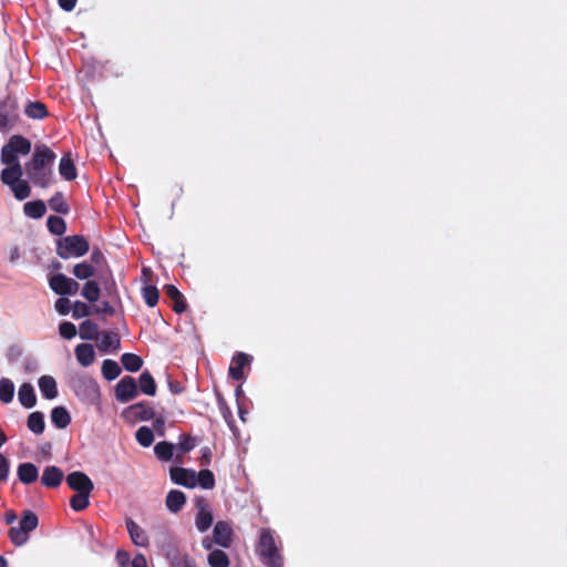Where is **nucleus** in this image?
<instances>
[{
  "label": "nucleus",
  "mask_w": 567,
  "mask_h": 567,
  "mask_svg": "<svg viewBox=\"0 0 567 567\" xmlns=\"http://www.w3.org/2000/svg\"><path fill=\"white\" fill-rule=\"evenodd\" d=\"M249 363H250V357L248 354L243 353V352L237 353L233 358L229 370H228L230 378H233L236 381L243 380L245 377L244 369Z\"/></svg>",
  "instance_id": "obj_16"
},
{
  "label": "nucleus",
  "mask_w": 567,
  "mask_h": 567,
  "mask_svg": "<svg viewBox=\"0 0 567 567\" xmlns=\"http://www.w3.org/2000/svg\"><path fill=\"white\" fill-rule=\"evenodd\" d=\"M154 430L158 435L163 436L165 434V420L163 416H158L153 422Z\"/></svg>",
  "instance_id": "obj_57"
},
{
  "label": "nucleus",
  "mask_w": 567,
  "mask_h": 567,
  "mask_svg": "<svg viewBox=\"0 0 567 567\" xmlns=\"http://www.w3.org/2000/svg\"><path fill=\"white\" fill-rule=\"evenodd\" d=\"M154 416L155 410L145 401L132 404L123 411V417L131 422L150 421Z\"/></svg>",
  "instance_id": "obj_9"
},
{
  "label": "nucleus",
  "mask_w": 567,
  "mask_h": 567,
  "mask_svg": "<svg viewBox=\"0 0 567 567\" xmlns=\"http://www.w3.org/2000/svg\"><path fill=\"white\" fill-rule=\"evenodd\" d=\"M169 477L174 484L186 488L196 487V472L194 470L173 466L169 468Z\"/></svg>",
  "instance_id": "obj_11"
},
{
  "label": "nucleus",
  "mask_w": 567,
  "mask_h": 567,
  "mask_svg": "<svg viewBox=\"0 0 567 567\" xmlns=\"http://www.w3.org/2000/svg\"><path fill=\"white\" fill-rule=\"evenodd\" d=\"M17 519V514L14 511H7L4 514V520L8 525L13 524Z\"/></svg>",
  "instance_id": "obj_61"
},
{
  "label": "nucleus",
  "mask_w": 567,
  "mask_h": 567,
  "mask_svg": "<svg viewBox=\"0 0 567 567\" xmlns=\"http://www.w3.org/2000/svg\"><path fill=\"white\" fill-rule=\"evenodd\" d=\"M24 113L28 117L33 120H42L49 115L45 104L40 101L29 102L24 109Z\"/></svg>",
  "instance_id": "obj_30"
},
{
  "label": "nucleus",
  "mask_w": 567,
  "mask_h": 567,
  "mask_svg": "<svg viewBox=\"0 0 567 567\" xmlns=\"http://www.w3.org/2000/svg\"><path fill=\"white\" fill-rule=\"evenodd\" d=\"M174 447L173 443L162 441L154 446V453L158 460L167 462L173 457Z\"/></svg>",
  "instance_id": "obj_36"
},
{
  "label": "nucleus",
  "mask_w": 567,
  "mask_h": 567,
  "mask_svg": "<svg viewBox=\"0 0 567 567\" xmlns=\"http://www.w3.org/2000/svg\"><path fill=\"white\" fill-rule=\"evenodd\" d=\"M213 538L217 545L228 548L233 540V529L229 523L225 520L217 522L214 526Z\"/></svg>",
  "instance_id": "obj_13"
},
{
  "label": "nucleus",
  "mask_w": 567,
  "mask_h": 567,
  "mask_svg": "<svg viewBox=\"0 0 567 567\" xmlns=\"http://www.w3.org/2000/svg\"><path fill=\"white\" fill-rule=\"evenodd\" d=\"M90 495L91 493H80L76 492L71 498H70V506L75 512H82L90 505Z\"/></svg>",
  "instance_id": "obj_39"
},
{
  "label": "nucleus",
  "mask_w": 567,
  "mask_h": 567,
  "mask_svg": "<svg viewBox=\"0 0 567 567\" xmlns=\"http://www.w3.org/2000/svg\"><path fill=\"white\" fill-rule=\"evenodd\" d=\"M168 389L173 394H181L184 386L178 381L168 380Z\"/></svg>",
  "instance_id": "obj_60"
},
{
  "label": "nucleus",
  "mask_w": 567,
  "mask_h": 567,
  "mask_svg": "<svg viewBox=\"0 0 567 567\" xmlns=\"http://www.w3.org/2000/svg\"><path fill=\"white\" fill-rule=\"evenodd\" d=\"M137 394V384L132 377L126 375L122 378L115 386V398L122 403L132 401Z\"/></svg>",
  "instance_id": "obj_10"
},
{
  "label": "nucleus",
  "mask_w": 567,
  "mask_h": 567,
  "mask_svg": "<svg viewBox=\"0 0 567 567\" xmlns=\"http://www.w3.org/2000/svg\"><path fill=\"white\" fill-rule=\"evenodd\" d=\"M55 157V153L47 145H35L31 159L24 165L25 174L34 186L48 188L53 183L52 164Z\"/></svg>",
  "instance_id": "obj_1"
},
{
  "label": "nucleus",
  "mask_w": 567,
  "mask_h": 567,
  "mask_svg": "<svg viewBox=\"0 0 567 567\" xmlns=\"http://www.w3.org/2000/svg\"><path fill=\"white\" fill-rule=\"evenodd\" d=\"M138 385L144 394L150 396L156 394V383L150 371L145 370L142 372L138 379Z\"/></svg>",
  "instance_id": "obj_32"
},
{
  "label": "nucleus",
  "mask_w": 567,
  "mask_h": 567,
  "mask_svg": "<svg viewBox=\"0 0 567 567\" xmlns=\"http://www.w3.org/2000/svg\"><path fill=\"white\" fill-rule=\"evenodd\" d=\"M18 200H24L31 195V187L27 181L21 179L10 188Z\"/></svg>",
  "instance_id": "obj_46"
},
{
  "label": "nucleus",
  "mask_w": 567,
  "mask_h": 567,
  "mask_svg": "<svg viewBox=\"0 0 567 567\" xmlns=\"http://www.w3.org/2000/svg\"><path fill=\"white\" fill-rule=\"evenodd\" d=\"M202 455L199 457V464L202 466H206L210 464L212 461V451L209 447H204L200 451Z\"/></svg>",
  "instance_id": "obj_56"
},
{
  "label": "nucleus",
  "mask_w": 567,
  "mask_h": 567,
  "mask_svg": "<svg viewBox=\"0 0 567 567\" xmlns=\"http://www.w3.org/2000/svg\"><path fill=\"white\" fill-rule=\"evenodd\" d=\"M135 439L143 447H148L154 442V433L148 426H141L135 433Z\"/></svg>",
  "instance_id": "obj_45"
},
{
  "label": "nucleus",
  "mask_w": 567,
  "mask_h": 567,
  "mask_svg": "<svg viewBox=\"0 0 567 567\" xmlns=\"http://www.w3.org/2000/svg\"><path fill=\"white\" fill-rule=\"evenodd\" d=\"M51 421L58 429H65L71 423V415L64 406H55L51 411Z\"/></svg>",
  "instance_id": "obj_28"
},
{
  "label": "nucleus",
  "mask_w": 567,
  "mask_h": 567,
  "mask_svg": "<svg viewBox=\"0 0 567 567\" xmlns=\"http://www.w3.org/2000/svg\"><path fill=\"white\" fill-rule=\"evenodd\" d=\"M92 313L91 308L82 302V301H75L72 309V316L74 319H80L87 317Z\"/></svg>",
  "instance_id": "obj_48"
},
{
  "label": "nucleus",
  "mask_w": 567,
  "mask_h": 567,
  "mask_svg": "<svg viewBox=\"0 0 567 567\" xmlns=\"http://www.w3.org/2000/svg\"><path fill=\"white\" fill-rule=\"evenodd\" d=\"M76 393H83L90 402H97L101 398L100 386L93 379H84L79 382Z\"/></svg>",
  "instance_id": "obj_17"
},
{
  "label": "nucleus",
  "mask_w": 567,
  "mask_h": 567,
  "mask_svg": "<svg viewBox=\"0 0 567 567\" xmlns=\"http://www.w3.org/2000/svg\"><path fill=\"white\" fill-rule=\"evenodd\" d=\"M195 447V440L187 434H182L179 436V442L177 443V449L183 454L190 452Z\"/></svg>",
  "instance_id": "obj_49"
},
{
  "label": "nucleus",
  "mask_w": 567,
  "mask_h": 567,
  "mask_svg": "<svg viewBox=\"0 0 567 567\" xmlns=\"http://www.w3.org/2000/svg\"><path fill=\"white\" fill-rule=\"evenodd\" d=\"M39 525V518L37 514L30 509H25L21 513L19 526L11 527L9 529V539L17 546L21 547L29 542L30 533L33 532Z\"/></svg>",
  "instance_id": "obj_3"
},
{
  "label": "nucleus",
  "mask_w": 567,
  "mask_h": 567,
  "mask_svg": "<svg viewBox=\"0 0 567 567\" xmlns=\"http://www.w3.org/2000/svg\"><path fill=\"white\" fill-rule=\"evenodd\" d=\"M80 338L83 340L97 341L100 339L99 326L92 320H84L80 323Z\"/></svg>",
  "instance_id": "obj_27"
},
{
  "label": "nucleus",
  "mask_w": 567,
  "mask_h": 567,
  "mask_svg": "<svg viewBox=\"0 0 567 567\" xmlns=\"http://www.w3.org/2000/svg\"><path fill=\"white\" fill-rule=\"evenodd\" d=\"M97 348L101 352L116 351L121 347L120 334L115 331H103Z\"/></svg>",
  "instance_id": "obj_18"
},
{
  "label": "nucleus",
  "mask_w": 567,
  "mask_h": 567,
  "mask_svg": "<svg viewBox=\"0 0 567 567\" xmlns=\"http://www.w3.org/2000/svg\"><path fill=\"white\" fill-rule=\"evenodd\" d=\"M18 398L22 406L31 409L37 403V395L32 384L22 383L19 388Z\"/></svg>",
  "instance_id": "obj_24"
},
{
  "label": "nucleus",
  "mask_w": 567,
  "mask_h": 567,
  "mask_svg": "<svg viewBox=\"0 0 567 567\" xmlns=\"http://www.w3.org/2000/svg\"><path fill=\"white\" fill-rule=\"evenodd\" d=\"M72 274L80 280H86L95 275V269L93 265L83 261L73 267Z\"/></svg>",
  "instance_id": "obj_40"
},
{
  "label": "nucleus",
  "mask_w": 567,
  "mask_h": 567,
  "mask_svg": "<svg viewBox=\"0 0 567 567\" xmlns=\"http://www.w3.org/2000/svg\"><path fill=\"white\" fill-rule=\"evenodd\" d=\"M47 212V206L43 200L37 199L32 202H28L23 206V213L33 219H39L44 216Z\"/></svg>",
  "instance_id": "obj_29"
},
{
  "label": "nucleus",
  "mask_w": 567,
  "mask_h": 567,
  "mask_svg": "<svg viewBox=\"0 0 567 567\" xmlns=\"http://www.w3.org/2000/svg\"><path fill=\"white\" fill-rule=\"evenodd\" d=\"M14 395V384L10 379L0 380V401L4 404L10 403Z\"/></svg>",
  "instance_id": "obj_38"
},
{
  "label": "nucleus",
  "mask_w": 567,
  "mask_h": 567,
  "mask_svg": "<svg viewBox=\"0 0 567 567\" xmlns=\"http://www.w3.org/2000/svg\"><path fill=\"white\" fill-rule=\"evenodd\" d=\"M19 121L17 99L8 95L0 100V132L10 131Z\"/></svg>",
  "instance_id": "obj_6"
},
{
  "label": "nucleus",
  "mask_w": 567,
  "mask_h": 567,
  "mask_svg": "<svg viewBox=\"0 0 567 567\" xmlns=\"http://www.w3.org/2000/svg\"><path fill=\"white\" fill-rule=\"evenodd\" d=\"M131 567H148L143 554H137L131 561Z\"/></svg>",
  "instance_id": "obj_58"
},
{
  "label": "nucleus",
  "mask_w": 567,
  "mask_h": 567,
  "mask_svg": "<svg viewBox=\"0 0 567 567\" xmlns=\"http://www.w3.org/2000/svg\"><path fill=\"white\" fill-rule=\"evenodd\" d=\"M90 259L92 264L97 266L106 264L105 256L99 248L92 250Z\"/></svg>",
  "instance_id": "obj_54"
},
{
  "label": "nucleus",
  "mask_w": 567,
  "mask_h": 567,
  "mask_svg": "<svg viewBox=\"0 0 567 567\" xmlns=\"http://www.w3.org/2000/svg\"><path fill=\"white\" fill-rule=\"evenodd\" d=\"M8 167L3 168L1 172V182L9 186L10 188L21 181V176L23 174L20 162L16 163H4Z\"/></svg>",
  "instance_id": "obj_15"
},
{
  "label": "nucleus",
  "mask_w": 567,
  "mask_h": 567,
  "mask_svg": "<svg viewBox=\"0 0 567 567\" xmlns=\"http://www.w3.org/2000/svg\"><path fill=\"white\" fill-rule=\"evenodd\" d=\"M10 463L8 458L0 453V483L6 482L9 475Z\"/></svg>",
  "instance_id": "obj_52"
},
{
  "label": "nucleus",
  "mask_w": 567,
  "mask_h": 567,
  "mask_svg": "<svg viewBox=\"0 0 567 567\" xmlns=\"http://www.w3.org/2000/svg\"><path fill=\"white\" fill-rule=\"evenodd\" d=\"M65 481L68 486L75 492L92 493L94 488L91 478L85 473L80 471L70 473Z\"/></svg>",
  "instance_id": "obj_12"
},
{
  "label": "nucleus",
  "mask_w": 567,
  "mask_h": 567,
  "mask_svg": "<svg viewBox=\"0 0 567 567\" xmlns=\"http://www.w3.org/2000/svg\"><path fill=\"white\" fill-rule=\"evenodd\" d=\"M49 206L53 212L62 215H66L70 213V205L66 203L64 195L61 192H56L49 199Z\"/></svg>",
  "instance_id": "obj_33"
},
{
  "label": "nucleus",
  "mask_w": 567,
  "mask_h": 567,
  "mask_svg": "<svg viewBox=\"0 0 567 567\" xmlns=\"http://www.w3.org/2000/svg\"><path fill=\"white\" fill-rule=\"evenodd\" d=\"M49 286L59 296H72L79 291L80 285L74 279L63 274H56L49 278Z\"/></svg>",
  "instance_id": "obj_8"
},
{
  "label": "nucleus",
  "mask_w": 567,
  "mask_h": 567,
  "mask_svg": "<svg viewBox=\"0 0 567 567\" xmlns=\"http://www.w3.org/2000/svg\"><path fill=\"white\" fill-rule=\"evenodd\" d=\"M63 478V471L55 465H50L43 470L41 484L48 488H56L61 485Z\"/></svg>",
  "instance_id": "obj_14"
},
{
  "label": "nucleus",
  "mask_w": 567,
  "mask_h": 567,
  "mask_svg": "<svg viewBox=\"0 0 567 567\" xmlns=\"http://www.w3.org/2000/svg\"><path fill=\"white\" fill-rule=\"evenodd\" d=\"M115 312L113 306L109 301H102L100 306L95 307L94 313H105L113 316Z\"/></svg>",
  "instance_id": "obj_55"
},
{
  "label": "nucleus",
  "mask_w": 567,
  "mask_h": 567,
  "mask_svg": "<svg viewBox=\"0 0 567 567\" xmlns=\"http://www.w3.org/2000/svg\"><path fill=\"white\" fill-rule=\"evenodd\" d=\"M208 564L212 567H228L229 558L221 549H214L208 555Z\"/></svg>",
  "instance_id": "obj_41"
},
{
  "label": "nucleus",
  "mask_w": 567,
  "mask_h": 567,
  "mask_svg": "<svg viewBox=\"0 0 567 567\" xmlns=\"http://www.w3.org/2000/svg\"><path fill=\"white\" fill-rule=\"evenodd\" d=\"M204 489H213L216 485L215 475L210 470L204 468L196 473V486Z\"/></svg>",
  "instance_id": "obj_34"
},
{
  "label": "nucleus",
  "mask_w": 567,
  "mask_h": 567,
  "mask_svg": "<svg viewBox=\"0 0 567 567\" xmlns=\"http://www.w3.org/2000/svg\"><path fill=\"white\" fill-rule=\"evenodd\" d=\"M90 250L87 239L82 235H71L56 241V255L62 259L80 258Z\"/></svg>",
  "instance_id": "obj_2"
},
{
  "label": "nucleus",
  "mask_w": 567,
  "mask_h": 567,
  "mask_svg": "<svg viewBox=\"0 0 567 567\" xmlns=\"http://www.w3.org/2000/svg\"><path fill=\"white\" fill-rule=\"evenodd\" d=\"M59 333L64 339H72L76 336V327L70 321H63L59 324Z\"/></svg>",
  "instance_id": "obj_47"
},
{
  "label": "nucleus",
  "mask_w": 567,
  "mask_h": 567,
  "mask_svg": "<svg viewBox=\"0 0 567 567\" xmlns=\"http://www.w3.org/2000/svg\"><path fill=\"white\" fill-rule=\"evenodd\" d=\"M102 374L107 381L115 380L121 374V368L116 361L106 359L102 363Z\"/></svg>",
  "instance_id": "obj_37"
},
{
  "label": "nucleus",
  "mask_w": 567,
  "mask_h": 567,
  "mask_svg": "<svg viewBox=\"0 0 567 567\" xmlns=\"http://www.w3.org/2000/svg\"><path fill=\"white\" fill-rule=\"evenodd\" d=\"M78 0H58L61 9L64 11H72L76 6Z\"/></svg>",
  "instance_id": "obj_59"
},
{
  "label": "nucleus",
  "mask_w": 567,
  "mask_h": 567,
  "mask_svg": "<svg viewBox=\"0 0 567 567\" xmlns=\"http://www.w3.org/2000/svg\"><path fill=\"white\" fill-rule=\"evenodd\" d=\"M126 528L134 545L140 547L148 546L150 542L145 530L132 518L126 519Z\"/></svg>",
  "instance_id": "obj_19"
},
{
  "label": "nucleus",
  "mask_w": 567,
  "mask_h": 567,
  "mask_svg": "<svg viewBox=\"0 0 567 567\" xmlns=\"http://www.w3.org/2000/svg\"><path fill=\"white\" fill-rule=\"evenodd\" d=\"M39 388L45 399L52 400L58 396L56 382L51 375H42L39 379Z\"/></svg>",
  "instance_id": "obj_26"
},
{
  "label": "nucleus",
  "mask_w": 567,
  "mask_h": 567,
  "mask_svg": "<svg viewBox=\"0 0 567 567\" xmlns=\"http://www.w3.org/2000/svg\"><path fill=\"white\" fill-rule=\"evenodd\" d=\"M116 560L120 567H131V557L130 554L125 550H117Z\"/></svg>",
  "instance_id": "obj_53"
},
{
  "label": "nucleus",
  "mask_w": 567,
  "mask_h": 567,
  "mask_svg": "<svg viewBox=\"0 0 567 567\" xmlns=\"http://www.w3.org/2000/svg\"><path fill=\"white\" fill-rule=\"evenodd\" d=\"M186 503V495L179 489H172L167 493L165 504L171 513H178Z\"/></svg>",
  "instance_id": "obj_22"
},
{
  "label": "nucleus",
  "mask_w": 567,
  "mask_h": 567,
  "mask_svg": "<svg viewBox=\"0 0 567 567\" xmlns=\"http://www.w3.org/2000/svg\"><path fill=\"white\" fill-rule=\"evenodd\" d=\"M173 567H197L195 561L187 555H178L172 563Z\"/></svg>",
  "instance_id": "obj_51"
},
{
  "label": "nucleus",
  "mask_w": 567,
  "mask_h": 567,
  "mask_svg": "<svg viewBox=\"0 0 567 567\" xmlns=\"http://www.w3.org/2000/svg\"><path fill=\"white\" fill-rule=\"evenodd\" d=\"M213 542H214V539L212 540L208 537L204 538L203 539V547L206 548V549H210L212 545H213Z\"/></svg>",
  "instance_id": "obj_63"
},
{
  "label": "nucleus",
  "mask_w": 567,
  "mask_h": 567,
  "mask_svg": "<svg viewBox=\"0 0 567 567\" xmlns=\"http://www.w3.org/2000/svg\"><path fill=\"white\" fill-rule=\"evenodd\" d=\"M59 173L62 178H64L65 181H69V182L74 181L76 178V176H78L76 167H75V164H74L73 159L71 158L70 154L64 155L60 159Z\"/></svg>",
  "instance_id": "obj_25"
},
{
  "label": "nucleus",
  "mask_w": 567,
  "mask_h": 567,
  "mask_svg": "<svg viewBox=\"0 0 567 567\" xmlns=\"http://www.w3.org/2000/svg\"><path fill=\"white\" fill-rule=\"evenodd\" d=\"M19 257H20V251H19V249L16 247L14 249H12V251H11V254H10V261H11V262H14Z\"/></svg>",
  "instance_id": "obj_62"
},
{
  "label": "nucleus",
  "mask_w": 567,
  "mask_h": 567,
  "mask_svg": "<svg viewBox=\"0 0 567 567\" xmlns=\"http://www.w3.org/2000/svg\"><path fill=\"white\" fill-rule=\"evenodd\" d=\"M8 437L4 432L0 429V447L7 442Z\"/></svg>",
  "instance_id": "obj_64"
},
{
  "label": "nucleus",
  "mask_w": 567,
  "mask_h": 567,
  "mask_svg": "<svg viewBox=\"0 0 567 567\" xmlns=\"http://www.w3.org/2000/svg\"><path fill=\"white\" fill-rule=\"evenodd\" d=\"M28 429L34 434H42L45 429L44 415L40 411L29 414L27 420Z\"/></svg>",
  "instance_id": "obj_31"
},
{
  "label": "nucleus",
  "mask_w": 567,
  "mask_h": 567,
  "mask_svg": "<svg viewBox=\"0 0 567 567\" xmlns=\"http://www.w3.org/2000/svg\"><path fill=\"white\" fill-rule=\"evenodd\" d=\"M54 308L59 315L66 316L71 310V302L68 298L61 297L55 301Z\"/></svg>",
  "instance_id": "obj_50"
},
{
  "label": "nucleus",
  "mask_w": 567,
  "mask_h": 567,
  "mask_svg": "<svg viewBox=\"0 0 567 567\" xmlns=\"http://www.w3.org/2000/svg\"><path fill=\"white\" fill-rule=\"evenodd\" d=\"M194 503L195 507L197 508L195 525L200 533H204L208 530L213 524V511L207 498H205L204 496L195 497Z\"/></svg>",
  "instance_id": "obj_7"
},
{
  "label": "nucleus",
  "mask_w": 567,
  "mask_h": 567,
  "mask_svg": "<svg viewBox=\"0 0 567 567\" xmlns=\"http://www.w3.org/2000/svg\"><path fill=\"white\" fill-rule=\"evenodd\" d=\"M165 295L174 302L173 310L176 313H182L186 310L187 305L182 292L174 285H166L164 287Z\"/></svg>",
  "instance_id": "obj_23"
},
{
  "label": "nucleus",
  "mask_w": 567,
  "mask_h": 567,
  "mask_svg": "<svg viewBox=\"0 0 567 567\" xmlns=\"http://www.w3.org/2000/svg\"><path fill=\"white\" fill-rule=\"evenodd\" d=\"M101 295L99 284L95 280H89L84 284L82 296L90 302L97 301Z\"/></svg>",
  "instance_id": "obj_42"
},
{
  "label": "nucleus",
  "mask_w": 567,
  "mask_h": 567,
  "mask_svg": "<svg viewBox=\"0 0 567 567\" xmlns=\"http://www.w3.org/2000/svg\"><path fill=\"white\" fill-rule=\"evenodd\" d=\"M121 362L126 371L136 372L143 365V359L135 353H124L121 357Z\"/></svg>",
  "instance_id": "obj_35"
},
{
  "label": "nucleus",
  "mask_w": 567,
  "mask_h": 567,
  "mask_svg": "<svg viewBox=\"0 0 567 567\" xmlns=\"http://www.w3.org/2000/svg\"><path fill=\"white\" fill-rule=\"evenodd\" d=\"M257 551L267 567H281L284 559L279 554L275 538L269 529H262L259 536Z\"/></svg>",
  "instance_id": "obj_4"
},
{
  "label": "nucleus",
  "mask_w": 567,
  "mask_h": 567,
  "mask_svg": "<svg viewBox=\"0 0 567 567\" xmlns=\"http://www.w3.org/2000/svg\"><path fill=\"white\" fill-rule=\"evenodd\" d=\"M142 297H143L145 303L148 307L153 308L158 302L159 291L155 286L146 285L142 288Z\"/></svg>",
  "instance_id": "obj_43"
},
{
  "label": "nucleus",
  "mask_w": 567,
  "mask_h": 567,
  "mask_svg": "<svg viewBox=\"0 0 567 567\" xmlns=\"http://www.w3.org/2000/svg\"><path fill=\"white\" fill-rule=\"evenodd\" d=\"M75 358L80 365L86 368L95 361V351L91 343H80L74 349Z\"/></svg>",
  "instance_id": "obj_20"
},
{
  "label": "nucleus",
  "mask_w": 567,
  "mask_h": 567,
  "mask_svg": "<svg viewBox=\"0 0 567 567\" xmlns=\"http://www.w3.org/2000/svg\"><path fill=\"white\" fill-rule=\"evenodd\" d=\"M17 474L21 483L29 485L38 480L39 470L33 463L25 462L18 466Z\"/></svg>",
  "instance_id": "obj_21"
},
{
  "label": "nucleus",
  "mask_w": 567,
  "mask_h": 567,
  "mask_svg": "<svg viewBox=\"0 0 567 567\" xmlns=\"http://www.w3.org/2000/svg\"><path fill=\"white\" fill-rule=\"evenodd\" d=\"M48 229L51 234L61 236L66 230V224L62 217L50 216L47 220Z\"/></svg>",
  "instance_id": "obj_44"
},
{
  "label": "nucleus",
  "mask_w": 567,
  "mask_h": 567,
  "mask_svg": "<svg viewBox=\"0 0 567 567\" xmlns=\"http://www.w3.org/2000/svg\"><path fill=\"white\" fill-rule=\"evenodd\" d=\"M31 152V142L22 135H12L1 150L2 163L19 162V155H28Z\"/></svg>",
  "instance_id": "obj_5"
}]
</instances>
